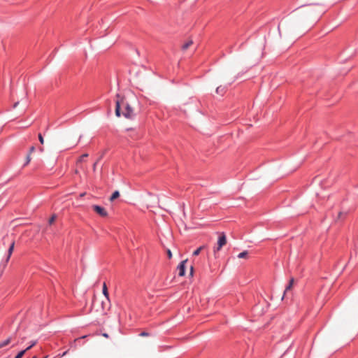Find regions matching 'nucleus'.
Wrapping results in <instances>:
<instances>
[{
	"instance_id": "f257e3e1",
	"label": "nucleus",
	"mask_w": 358,
	"mask_h": 358,
	"mask_svg": "<svg viewBox=\"0 0 358 358\" xmlns=\"http://www.w3.org/2000/svg\"><path fill=\"white\" fill-rule=\"evenodd\" d=\"M120 95L117 94V99L115 102V115L117 117H120L122 115L127 119H134L136 114L134 112V109L129 105V103L124 100L123 98H120Z\"/></svg>"
},
{
	"instance_id": "f03ea898",
	"label": "nucleus",
	"mask_w": 358,
	"mask_h": 358,
	"mask_svg": "<svg viewBox=\"0 0 358 358\" xmlns=\"http://www.w3.org/2000/svg\"><path fill=\"white\" fill-rule=\"evenodd\" d=\"M227 243V237L224 232L219 234V237L217 240V246L214 249V251H219L221 250L223 245Z\"/></svg>"
},
{
	"instance_id": "7ed1b4c3",
	"label": "nucleus",
	"mask_w": 358,
	"mask_h": 358,
	"mask_svg": "<svg viewBox=\"0 0 358 358\" xmlns=\"http://www.w3.org/2000/svg\"><path fill=\"white\" fill-rule=\"evenodd\" d=\"M187 259L182 261L177 267V270L178 271V275L182 277L185 274L186 266L185 264Z\"/></svg>"
},
{
	"instance_id": "20e7f679",
	"label": "nucleus",
	"mask_w": 358,
	"mask_h": 358,
	"mask_svg": "<svg viewBox=\"0 0 358 358\" xmlns=\"http://www.w3.org/2000/svg\"><path fill=\"white\" fill-rule=\"evenodd\" d=\"M92 208L97 214L102 217H106L108 214L105 208L100 206L94 205L92 206Z\"/></svg>"
},
{
	"instance_id": "39448f33",
	"label": "nucleus",
	"mask_w": 358,
	"mask_h": 358,
	"mask_svg": "<svg viewBox=\"0 0 358 358\" xmlns=\"http://www.w3.org/2000/svg\"><path fill=\"white\" fill-rule=\"evenodd\" d=\"M14 245H15V243L13 242L10 244V245L8 250V255H7L6 259V263H7L9 261L10 258V256H11L12 252H13V249H14Z\"/></svg>"
},
{
	"instance_id": "423d86ee",
	"label": "nucleus",
	"mask_w": 358,
	"mask_h": 358,
	"mask_svg": "<svg viewBox=\"0 0 358 358\" xmlns=\"http://www.w3.org/2000/svg\"><path fill=\"white\" fill-rule=\"evenodd\" d=\"M226 90H227L226 86L220 85L216 88V93L217 94H220L222 96L226 92Z\"/></svg>"
},
{
	"instance_id": "0eeeda50",
	"label": "nucleus",
	"mask_w": 358,
	"mask_h": 358,
	"mask_svg": "<svg viewBox=\"0 0 358 358\" xmlns=\"http://www.w3.org/2000/svg\"><path fill=\"white\" fill-rule=\"evenodd\" d=\"M293 283H294V278H292L289 280V282L288 285H287L286 286V287H285V291H284V294H283V296H285V294H286V292L292 288V285H293ZM283 297H284V296H282V298H283Z\"/></svg>"
},
{
	"instance_id": "6e6552de",
	"label": "nucleus",
	"mask_w": 358,
	"mask_h": 358,
	"mask_svg": "<svg viewBox=\"0 0 358 358\" xmlns=\"http://www.w3.org/2000/svg\"><path fill=\"white\" fill-rule=\"evenodd\" d=\"M103 294L105 296V297H106V300L108 301V302L110 303L109 294H108V292L107 287H106L105 283L103 284Z\"/></svg>"
},
{
	"instance_id": "1a4fd4ad",
	"label": "nucleus",
	"mask_w": 358,
	"mask_h": 358,
	"mask_svg": "<svg viewBox=\"0 0 358 358\" xmlns=\"http://www.w3.org/2000/svg\"><path fill=\"white\" fill-rule=\"evenodd\" d=\"M119 196H120L119 191L118 190H115V192H113V193L110 196V201H113V200H115V199L118 198Z\"/></svg>"
},
{
	"instance_id": "9d476101",
	"label": "nucleus",
	"mask_w": 358,
	"mask_h": 358,
	"mask_svg": "<svg viewBox=\"0 0 358 358\" xmlns=\"http://www.w3.org/2000/svg\"><path fill=\"white\" fill-rule=\"evenodd\" d=\"M10 341H11L10 338H8L7 339L3 341V342H1L0 343V348L7 345L8 344H9Z\"/></svg>"
},
{
	"instance_id": "9b49d317",
	"label": "nucleus",
	"mask_w": 358,
	"mask_h": 358,
	"mask_svg": "<svg viewBox=\"0 0 358 358\" xmlns=\"http://www.w3.org/2000/svg\"><path fill=\"white\" fill-rule=\"evenodd\" d=\"M192 44V41H187V43H185L182 46V49L183 50H187L191 45Z\"/></svg>"
},
{
	"instance_id": "f8f14e48",
	"label": "nucleus",
	"mask_w": 358,
	"mask_h": 358,
	"mask_svg": "<svg viewBox=\"0 0 358 358\" xmlns=\"http://www.w3.org/2000/svg\"><path fill=\"white\" fill-rule=\"evenodd\" d=\"M248 252V251L245 250L238 255V257L240 259L245 258L247 257Z\"/></svg>"
},
{
	"instance_id": "ddd939ff",
	"label": "nucleus",
	"mask_w": 358,
	"mask_h": 358,
	"mask_svg": "<svg viewBox=\"0 0 358 358\" xmlns=\"http://www.w3.org/2000/svg\"><path fill=\"white\" fill-rule=\"evenodd\" d=\"M27 351L24 350H21L20 352H19L17 355L15 357V358H22V356L24 355V353L26 352Z\"/></svg>"
},
{
	"instance_id": "4468645a",
	"label": "nucleus",
	"mask_w": 358,
	"mask_h": 358,
	"mask_svg": "<svg viewBox=\"0 0 358 358\" xmlns=\"http://www.w3.org/2000/svg\"><path fill=\"white\" fill-rule=\"evenodd\" d=\"M203 247L201 246L199 247V248H197L196 250H195L194 252H193V255L194 256H197L199 255L201 250H202Z\"/></svg>"
},
{
	"instance_id": "2eb2a0df",
	"label": "nucleus",
	"mask_w": 358,
	"mask_h": 358,
	"mask_svg": "<svg viewBox=\"0 0 358 358\" xmlns=\"http://www.w3.org/2000/svg\"><path fill=\"white\" fill-rule=\"evenodd\" d=\"M31 161V157L29 156V154H27V157H26V161L24 162V164H23V166H27Z\"/></svg>"
},
{
	"instance_id": "dca6fc26",
	"label": "nucleus",
	"mask_w": 358,
	"mask_h": 358,
	"mask_svg": "<svg viewBox=\"0 0 358 358\" xmlns=\"http://www.w3.org/2000/svg\"><path fill=\"white\" fill-rule=\"evenodd\" d=\"M36 344V341H33L31 342V344L25 349L26 351L30 350L33 346Z\"/></svg>"
},
{
	"instance_id": "f3484780",
	"label": "nucleus",
	"mask_w": 358,
	"mask_h": 358,
	"mask_svg": "<svg viewBox=\"0 0 358 358\" xmlns=\"http://www.w3.org/2000/svg\"><path fill=\"white\" fill-rule=\"evenodd\" d=\"M56 219V215H53L48 220L49 224H52Z\"/></svg>"
},
{
	"instance_id": "a211bd4d",
	"label": "nucleus",
	"mask_w": 358,
	"mask_h": 358,
	"mask_svg": "<svg viewBox=\"0 0 358 358\" xmlns=\"http://www.w3.org/2000/svg\"><path fill=\"white\" fill-rule=\"evenodd\" d=\"M38 139H39L40 143L41 144H43V143H44L43 137L42 136V135L41 134H39V135H38Z\"/></svg>"
},
{
	"instance_id": "6ab92c4d",
	"label": "nucleus",
	"mask_w": 358,
	"mask_h": 358,
	"mask_svg": "<svg viewBox=\"0 0 358 358\" xmlns=\"http://www.w3.org/2000/svg\"><path fill=\"white\" fill-rule=\"evenodd\" d=\"M167 255L169 259H171L172 257V253H171V250H169V249L167 250Z\"/></svg>"
},
{
	"instance_id": "aec40b11",
	"label": "nucleus",
	"mask_w": 358,
	"mask_h": 358,
	"mask_svg": "<svg viewBox=\"0 0 358 358\" xmlns=\"http://www.w3.org/2000/svg\"><path fill=\"white\" fill-rule=\"evenodd\" d=\"M34 150H35V147H34V146H31V147H30V148H29V153H28V154H29V155H31V153H32Z\"/></svg>"
},
{
	"instance_id": "412c9836",
	"label": "nucleus",
	"mask_w": 358,
	"mask_h": 358,
	"mask_svg": "<svg viewBox=\"0 0 358 358\" xmlns=\"http://www.w3.org/2000/svg\"><path fill=\"white\" fill-rule=\"evenodd\" d=\"M148 335H149V334H148V332H146V331H143V332H141V333L140 334V336H148Z\"/></svg>"
},
{
	"instance_id": "4be33fe9",
	"label": "nucleus",
	"mask_w": 358,
	"mask_h": 358,
	"mask_svg": "<svg viewBox=\"0 0 358 358\" xmlns=\"http://www.w3.org/2000/svg\"><path fill=\"white\" fill-rule=\"evenodd\" d=\"M193 273H194V267H193V266H191V267H190V272H189V275H190L191 276H192V275H193Z\"/></svg>"
},
{
	"instance_id": "5701e85b",
	"label": "nucleus",
	"mask_w": 358,
	"mask_h": 358,
	"mask_svg": "<svg viewBox=\"0 0 358 358\" xmlns=\"http://www.w3.org/2000/svg\"><path fill=\"white\" fill-rule=\"evenodd\" d=\"M88 156L87 154H83L81 157H80V159L83 160L85 157H87Z\"/></svg>"
},
{
	"instance_id": "b1692460",
	"label": "nucleus",
	"mask_w": 358,
	"mask_h": 358,
	"mask_svg": "<svg viewBox=\"0 0 358 358\" xmlns=\"http://www.w3.org/2000/svg\"><path fill=\"white\" fill-rule=\"evenodd\" d=\"M18 104H19V101L15 102V103L13 104V108H15L18 106Z\"/></svg>"
},
{
	"instance_id": "393cba45",
	"label": "nucleus",
	"mask_w": 358,
	"mask_h": 358,
	"mask_svg": "<svg viewBox=\"0 0 358 358\" xmlns=\"http://www.w3.org/2000/svg\"><path fill=\"white\" fill-rule=\"evenodd\" d=\"M102 336L105 338H108L109 337V335L107 334V333H103L102 334Z\"/></svg>"
},
{
	"instance_id": "a878e982",
	"label": "nucleus",
	"mask_w": 358,
	"mask_h": 358,
	"mask_svg": "<svg viewBox=\"0 0 358 358\" xmlns=\"http://www.w3.org/2000/svg\"><path fill=\"white\" fill-rule=\"evenodd\" d=\"M85 337H86V336H83V337H81V338H77V339H75V340H74V342H76L78 340H80V339L83 338H85Z\"/></svg>"
},
{
	"instance_id": "bb28decb",
	"label": "nucleus",
	"mask_w": 358,
	"mask_h": 358,
	"mask_svg": "<svg viewBox=\"0 0 358 358\" xmlns=\"http://www.w3.org/2000/svg\"><path fill=\"white\" fill-rule=\"evenodd\" d=\"M96 164H97V162H96L94 164V165H93L94 170H95V169H96Z\"/></svg>"
},
{
	"instance_id": "cd10ccee",
	"label": "nucleus",
	"mask_w": 358,
	"mask_h": 358,
	"mask_svg": "<svg viewBox=\"0 0 358 358\" xmlns=\"http://www.w3.org/2000/svg\"><path fill=\"white\" fill-rule=\"evenodd\" d=\"M343 215V213L342 212H339L338 213V217H341Z\"/></svg>"
},
{
	"instance_id": "c85d7f7f",
	"label": "nucleus",
	"mask_w": 358,
	"mask_h": 358,
	"mask_svg": "<svg viewBox=\"0 0 358 358\" xmlns=\"http://www.w3.org/2000/svg\"><path fill=\"white\" fill-rule=\"evenodd\" d=\"M101 306H102L103 310H104V306H104V302L103 301L101 302Z\"/></svg>"
},
{
	"instance_id": "c756f323",
	"label": "nucleus",
	"mask_w": 358,
	"mask_h": 358,
	"mask_svg": "<svg viewBox=\"0 0 358 358\" xmlns=\"http://www.w3.org/2000/svg\"><path fill=\"white\" fill-rule=\"evenodd\" d=\"M66 353H67V351H65L64 352H63L62 356H64L65 355H66Z\"/></svg>"
},
{
	"instance_id": "7c9ffc66",
	"label": "nucleus",
	"mask_w": 358,
	"mask_h": 358,
	"mask_svg": "<svg viewBox=\"0 0 358 358\" xmlns=\"http://www.w3.org/2000/svg\"><path fill=\"white\" fill-rule=\"evenodd\" d=\"M232 52L231 48L229 49V52L231 53Z\"/></svg>"
},
{
	"instance_id": "2f4dec72",
	"label": "nucleus",
	"mask_w": 358,
	"mask_h": 358,
	"mask_svg": "<svg viewBox=\"0 0 358 358\" xmlns=\"http://www.w3.org/2000/svg\"><path fill=\"white\" fill-rule=\"evenodd\" d=\"M238 78H239V73L236 76V79H237Z\"/></svg>"
},
{
	"instance_id": "473e14b6",
	"label": "nucleus",
	"mask_w": 358,
	"mask_h": 358,
	"mask_svg": "<svg viewBox=\"0 0 358 358\" xmlns=\"http://www.w3.org/2000/svg\"><path fill=\"white\" fill-rule=\"evenodd\" d=\"M33 358H36V357H34Z\"/></svg>"
},
{
	"instance_id": "72a5a7b5",
	"label": "nucleus",
	"mask_w": 358,
	"mask_h": 358,
	"mask_svg": "<svg viewBox=\"0 0 358 358\" xmlns=\"http://www.w3.org/2000/svg\"><path fill=\"white\" fill-rule=\"evenodd\" d=\"M43 358H46V357H43Z\"/></svg>"
}]
</instances>
